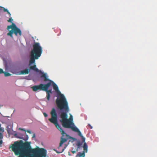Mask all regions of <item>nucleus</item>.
Masks as SVG:
<instances>
[{"mask_svg":"<svg viewBox=\"0 0 157 157\" xmlns=\"http://www.w3.org/2000/svg\"><path fill=\"white\" fill-rule=\"evenodd\" d=\"M48 83H50L51 86L52 85L53 89L57 92L59 97L57 98L56 102L57 105L60 110H63L64 112H68L69 108L68 103L64 95L61 94L59 91L57 85L52 81L51 80Z\"/></svg>","mask_w":157,"mask_h":157,"instance_id":"obj_1","label":"nucleus"},{"mask_svg":"<svg viewBox=\"0 0 157 157\" xmlns=\"http://www.w3.org/2000/svg\"><path fill=\"white\" fill-rule=\"evenodd\" d=\"M22 153H24L25 157H27L28 154L29 153L34 155L33 157H45L47 151L46 150L42 148L31 149L30 143L26 142L24 144L23 147H22Z\"/></svg>","mask_w":157,"mask_h":157,"instance_id":"obj_2","label":"nucleus"},{"mask_svg":"<svg viewBox=\"0 0 157 157\" xmlns=\"http://www.w3.org/2000/svg\"><path fill=\"white\" fill-rule=\"evenodd\" d=\"M51 118H49L48 120L55 125L57 128L60 131L62 135L59 145V147H60L64 143L67 141V140L69 138V136L65 132L58 124L57 121V115L54 108H52L51 112Z\"/></svg>","mask_w":157,"mask_h":157,"instance_id":"obj_3","label":"nucleus"},{"mask_svg":"<svg viewBox=\"0 0 157 157\" xmlns=\"http://www.w3.org/2000/svg\"><path fill=\"white\" fill-rule=\"evenodd\" d=\"M68 112H63L60 114L61 119L60 121L61 123L62 126L64 128H71L72 131L78 132V135L80 137H82V136L80 131L76 126H75L73 123L67 119Z\"/></svg>","mask_w":157,"mask_h":157,"instance_id":"obj_4","label":"nucleus"},{"mask_svg":"<svg viewBox=\"0 0 157 157\" xmlns=\"http://www.w3.org/2000/svg\"><path fill=\"white\" fill-rule=\"evenodd\" d=\"M42 52L41 47L38 42L35 43L33 45V49L31 52V57L29 65L33 63H35V59H38L40 56Z\"/></svg>","mask_w":157,"mask_h":157,"instance_id":"obj_5","label":"nucleus"},{"mask_svg":"<svg viewBox=\"0 0 157 157\" xmlns=\"http://www.w3.org/2000/svg\"><path fill=\"white\" fill-rule=\"evenodd\" d=\"M12 150L16 155H19V157H25L24 153H22V146L20 142L16 141L12 145Z\"/></svg>","mask_w":157,"mask_h":157,"instance_id":"obj_6","label":"nucleus"},{"mask_svg":"<svg viewBox=\"0 0 157 157\" xmlns=\"http://www.w3.org/2000/svg\"><path fill=\"white\" fill-rule=\"evenodd\" d=\"M29 69L30 70H32L36 72H39L40 74V77L41 81L44 82L48 81L49 82L51 80L48 78V76L46 73H44L36 67V63L34 64L33 66H30Z\"/></svg>","mask_w":157,"mask_h":157,"instance_id":"obj_7","label":"nucleus"},{"mask_svg":"<svg viewBox=\"0 0 157 157\" xmlns=\"http://www.w3.org/2000/svg\"><path fill=\"white\" fill-rule=\"evenodd\" d=\"M12 29L13 30L14 33L16 36L17 35L18 33L19 34V36H21V30L18 28L14 23H12L11 25L7 26V29Z\"/></svg>","mask_w":157,"mask_h":157,"instance_id":"obj_8","label":"nucleus"},{"mask_svg":"<svg viewBox=\"0 0 157 157\" xmlns=\"http://www.w3.org/2000/svg\"><path fill=\"white\" fill-rule=\"evenodd\" d=\"M45 85H47L46 86H45L44 88L45 90H44L43 91H44L46 92L47 93V98L48 101L50 99V94H52V90H48L49 87L51 86V84L50 83H48Z\"/></svg>","mask_w":157,"mask_h":157,"instance_id":"obj_9","label":"nucleus"},{"mask_svg":"<svg viewBox=\"0 0 157 157\" xmlns=\"http://www.w3.org/2000/svg\"><path fill=\"white\" fill-rule=\"evenodd\" d=\"M45 86H47V85H45V84H40L38 85L34 86H32L31 88L34 91H36L38 90H45L44 88Z\"/></svg>","mask_w":157,"mask_h":157,"instance_id":"obj_10","label":"nucleus"},{"mask_svg":"<svg viewBox=\"0 0 157 157\" xmlns=\"http://www.w3.org/2000/svg\"><path fill=\"white\" fill-rule=\"evenodd\" d=\"M14 136L17 138L23 139L25 141L27 140L29 138L28 135H26L25 138H24L23 136H21L20 133H19L15 134H14Z\"/></svg>","mask_w":157,"mask_h":157,"instance_id":"obj_11","label":"nucleus"},{"mask_svg":"<svg viewBox=\"0 0 157 157\" xmlns=\"http://www.w3.org/2000/svg\"><path fill=\"white\" fill-rule=\"evenodd\" d=\"M29 70L26 69L20 71L19 75H25L28 74L29 73Z\"/></svg>","mask_w":157,"mask_h":157,"instance_id":"obj_12","label":"nucleus"},{"mask_svg":"<svg viewBox=\"0 0 157 157\" xmlns=\"http://www.w3.org/2000/svg\"><path fill=\"white\" fill-rule=\"evenodd\" d=\"M84 151L85 152H87L88 150V146L86 142H84L83 146Z\"/></svg>","mask_w":157,"mask_h":157,"instance_id":"obj_13","label":"nucleus"},{"mask_svg":"<svg viewBox=\"0 0 157 157\" xmlns=\"http://www.w3.org/2000/svg\"><path fill=\"white\" fill-rule=\"evenodd\" d=\"M85 151H83L82 153H81L80 152H79V154L78 153L76 155V157L79 156V157H85Z\"/></svg>","mask_w":157,"mask_h":157,"instance_id":"obj_14","label":"nucleus"},{"mask_svg":"<svg viewBox=\"0 0 157 157\" xmlns=\"http://www.w3.org/2000/svg\"><path fill=\"white\" fill-rule=\"evenodd\" d=\"M14 33L13 30L12 29L9 32L7 33V35L10 36L11 37L12 36V35Z\"/></svg>","mask_w":157,"mask_h":157,"instance_id":"obj_15","label":"nucleus"},{"mask_svg":"<svg viewBox=\"0 0 157 157\" xmlns=\"http://www.w3.org/2000/svg\"><path fill=\"white\" fill-rule=\"evenodd\" d=\"M77 146H78L77 148L78 149L82 145V143H81L80 141H78L77 142L76 144Z\"/></svg>","mask_w":157,"mask_h":157,"instance_id":"obj_16","label":"nucleus"},{"mask_svg":"<svg viewBox=\"0 0 157 157\" xmlns=\"http://www.w3.org/2000/svg\"><path fill=\"white\" fill-rule=\"evenodd\" d=\"M3 11L4 12H6L7 13H8V11H9L7 9H6L5 8L0 7V11Z\"/></svg>","mask_w":157,"mask_h":157,"instance_id":"obj_17","label":"nucleus"},{"mask_svg":"<svg viewBox=\"0 0 157 157\" xmlns=\"http://www.w3.org/2000/svg\"><path fill=\"white\" fill-rule=\"evenodd\" d=\"M19 130H23V131H25V132H27L29 133H30L31 134V132L30 131V130H27V131H26L25 130H24V129H23V128H19Z\"/></svg>","mask_w":157,"mask_h":157,"instance_id":"obj_18","label":"nucleus"},{"mask_svg":"<svg viewBox=\"0 0 157 157\" xmlns=\"http://www.w3.org/2000/svg\"><path fill=\"white\" fill-rule=\"evenodd\" d=\"M5 76L7 77L11 75V74L8 72H4Z\"/></svg>","mask_w":157,"mask_h":157,"instance_id":"obj_19","label":"nucleus"},{"mask_svg":"<svg viewBox=\"0 0 157 157\" xmlns=\"http://www.w3.org/2000/svg\"><path fill=\"white\" fill-rule=\"evenodd\" d=\"M13 20L12 19V18L11 17L8 20V22H11L12 23V21Z\"/></svg>","mask_w":157,"mask_h":157,"instance_id":"obj_20","label":"nucleus"},{"mask_svg":"<svg viewBox=\"0 0 157 157\" xmlns=\"http://www.w3.org/2000/svg\"><path fill=\"white\" fill-rule=\"evenodd\" d=\"M82 139V142H85V137H84L83 136L81 137Z\"/></svg>","mask_w":157,"mask_h":157,"instance_id":"obj_21","label":"nucleus"},{"mask_svg":"<svg viewBox=\"0 0 157 157\" xmlns=\"http://www.w3.org/2000/svg\"><path fill=\"white\" fill-rule=\"evenodd\" d=\"M78 151V148H77L76 151H71V152L72 153L75 154V153H76L77 151Z\"/></svg>","mask_w":157,"mask_h":157,"instance_id":"obj_22","label":"nucleus"},{"mask_svg":"<svg viewBox=\"0 0 157 157\" xmlns=\"http://www.w3.org/2000/svg\"><path fill=\"white\" fill-rule=\"evenodd\" d=\"M72 123H73L72 121V117L71 116H71L70 117V118L69 119H68Z\"/></svg>","mask_w":157,"mask_h":157,"instance_id":"obj_23","label":"nucleus"},{"mask_svg":"<svg viewBox=\"0 0 157 157\" xmlns=\"http://www.w3.org/2000/svg\"><path fill=\"white\" fill-rule=\"evenodd\" d=\"M4 72L2 69L0 68V74L4 73Z\"/></svg>","mask_w":157,"mask_h":157,"instance_id":"obj_24","label":"nucleus"},{"mask_svg":"<svg viewBox=\"0 0 157 157\" xmlns=\"http://www.w3.org/2000/svg\"><path fill=\"white\" fill-rule=\"evenodd\" d=\"M43 114L44 115V116L45 117H46L48 116V115L47 113H43Z\"/></svg>","mask_w":157,"mask_h":157,"instance_id":"obj_25","label":"nucleus"},{"mask_svg":"<svg viewBox=\"0 0 157 157\" xmlns=\"http://www.w3.org/2000/svg\"><path fill=\"white\" fill-rule=\"evenodd\" d=\"M35 134H34L33 135V136H32V138H35Z\"/></svg>","mask_w":157,"mask_h":157,"instance_id":"obj_26","label":"nucleus"},{"mask_svg":"<svg viewBox=\"0 0 157 157\" xmlns=\"http://www.w3.org/2000/svg\"><path fill=\"white\" fill-rule=\"evenodd\" d=\"M7 13L9 14V16L10 17L11 15V14L9 11H8Z\"/></svg>","mask_w":157,"mask_h":157,"instance_id":"obj_27","label":"nucleus"},{"mask_svg":"<svg viewBox=\"0 0 157 157\" xmlns=\"http://www.w3.org/2000/svg\"><path fill=\"white\" fill-rule=\"evenodd\" d=\"M2 143V140H0V145H1Z\"/></svg>","mask_w":157,"mask_h":157,"instance_id":"obj_28","label":"nucleus"},{"mask_svg":"<svg viewBox=\"0 0 157 157\" xmlns=\"http://www.w3.org/2000/svg\"><path fill=\"white\" fill-rule=\"evenodd\" d=\"M88 125L90 127V128H92V126L90 124H88Z\"/></svg>","mask_w":157,"mask_h":157,"instance_id":"obj_29","label":"nucleus"},{"mask_svg":"<svg viewBox=\"0 0 157 157\" xmlns=\"http://www.w3.org/2000/svg\"><path fill=\"white\" fill-rule=\"evenodd\" d=\"M68 155H70H70H71V154H70V152H68Z\"/></svg>","mask_w":157,"mask_h":157,"instance_id":"obj_30","label":"nucleus"}]
</instances>
